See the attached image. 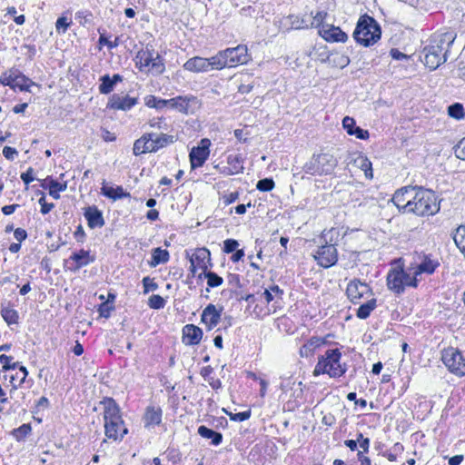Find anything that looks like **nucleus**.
I'll use <instances>...</instances> for the list:
<instances>
[{"instance_id":"nucleus-1","label":"nucleus","mask_w":465,"mask_h":465,"mask_svg":"<svg viewBox=\"0 0 465 465\" xmlns=\"http://www.w3.org/2000/svg\"><path fill=\"white\" fill-rule=\"evenodd\" d=\"M457 35L453 30L434 34L430 44L423 48V62L430 70L437 69L447 60L450 46L453 44Z\"/></svg>"},{"instance_id":"nucleus-2","label":"nucleus","mask_w":465,"mask_h":465,"mask_svg":"<svg viewBox=\"0 0 465 465\" xmlns=\"http://www.w3.org/2000/svg\"><path fill=\"white\" fill-rule=\"evenodd\" d=\"M440 211V203L431 190L417 187L409 205V213L418 216L434 215Z\"/></svg>"},{"instance_id":"nucleus-3","label":"nucleus","mask_w":465,"mask_h":465,"mask_svg":"<svg viewBox=\"0 0 465 465\" xmlns=\"http://www.w3.org/2000/svg\"><path fill=\"white\" fill-rule=\"evenodd\" d=\"M341 352L339 349H329L318 358L313 375L328 374L331 378L342 376L347 371L346 363H341Z\"/></svg>"},{"instance_id":"nucleus-4","label":"nucleus","mask_w":465,"mask_h":465,"mask_svg":"<svg viewBox=\"0 0 465 465\" xmlns=\"http://www.w3.org/2000/svg\"><path fill=\"white\" fill-rule=\"evenodd\" d=\"M381 31L377 21L368 15H361L353 32L355 41L364 46L374 45L381 38Z\"/></svg>"},{"instance_id":"nucleus-5","label":"nucleus","mask_w":465,"mask_h":465,"mask_svg":"<svg viewBox=\"0 0 465 465\" xmlns=\"http://www.w3.org/2000/svg\"><path fill=\"white\" fill-rule=\"evenodd\" d=\"M338 164V160L331 153H321L313 154L305 163L304 171L311 175L331 174Z\"/></svg>"},{"instance_id":"nucleus-6","label":"nucleus","mask_w":465,"mask_h":465,"mask_svg":"<svg viewBox=\"0 0 465 465\" xmlns=\"http://www.w3.org/2000/svg\"><path fill=\"white\" fill-rule=\"evenodd\" d=\"M136 65L141 71L146 70L155 74H161L165 66L162 57L149 49L141 50L137 53L135 57Z\"/></svg>"},{"instance_id":"nucleus-7","label":"nucleus","mask_w":465,"mask_h":465,"mask_svg":"<svg viewBox=\"0 0 465 465\" xmlns=\"http://www.w3.org/2000/svg\"><path fill=\"white\" fill-rule=\"evenodd\" d=\"M418 279L413 273H408L402 269H393L387 276V285L390 290L396 293H401L406 286L416 287Z\"/></svg>"},{"instance_id":"nucleus-8","label":"nucleus","mask_w":465,"mask_h":465,"mask_svg":"<svg viewBox=\"0 0 465 465\" xmlns=\"http://www.w3.org/2000/svg\"><path fill=\"white\" fill-rule=\"evenodd\" d=\"M441 360L451 373L459 377L465 375V358L458 349L453 347L444 349Z\"/></svg>"},{"instance_id":"nucleus-9","label":"nucleus","mask_w":465,"mask_h":465,"mask_svg":"<svg viewBox=\"0 0 465 465\" xmlns=\"http://www.w3.org/2000/svg\"><path fill=\"white\" fill-rule=\"evenodd\" d=\"M211 141L203 138L200 141L199 144L190 152V163L192 169H195L203 165L210 154Z\"/></svg>"},{"instance_id":"nucleus-10","label":"nucleus","mask_w":465,"mask_h":465,"mask_svg":"<svg viewBox=\"0 0 465 465\" xmlns=\"http://www.w3.org/2000/svg\"><path fill=\"white\" fill-rule=\"evenodd\" d=\"M314 259L318 264L323 268H329L334 265L338 261V252L333 244L322 243L314 254Z\"/></svg>"},{"instance_id":"nucleus-11","label":"nucleus","mask_w":465,"mask_h":465,"mask_svg":"<svg viewBox=\"0 0 465 465\" xmlns=\"http://www.w3.org/2000/svg\"><path fill=\"white\" fill-rule=\"evenodd\" d=\"M346 292L348 298L353 303H359L361 299L364 297L369 298L372 295L371 287L367 283L357 279H354L348 283Z\"/></svg>"},{"instance_id":"nucleus-12","label":"nucleus","mask_w":465,"mask_h":465,"mask_svg":"<svg viewBox=\"0 0 465 465\" xmlns=\"http://www.w3.org/2000/svg\"><path fill=\"white\" fill-rule=\"evenodd\" d=\"M94 260L95 257L91 254L90 251L81 249L80 251L74 252L68 260H66V263L68 264V269L71 272H76L81 268L94 262Z\"/></svg>"},{"instance_id":"nucleus-13","label":"nucleus","mask_w":465,"mask_h":465,"mask_svg":"<svg viewBox=\"0 0 465 465\" xmlns=\"http://www.w3.org/2000/svg\"><path fill=\"white\" fill-rule=\"evenodd\" d=\"M223 52L228 63L227 67H234L238 64H243L249 60L247 47L242 45H239L233 48H227L223 50Z\"/></svg>"},{"instance_id":"nucleus-14","label":"nucleus","mask_w":465,"mask_h":465,"mask_svg":"<svg viewBox=\"0 0 465 465\" xmlns=\"http://www.w3.org/2000/svg\"><path fill=\"white\" fill-rule=\"evenodd\" d=\"M416 186L402 187L395 192L391 201L402 213H409V205L412 203V196Z\"/></svg>"},{"instance_id":"nucleus-15","label":"nucleus","mask_w":465,"mask_h":465,"mask_svg":"<svg viewBox=\"0 0 465 465\" xmlns=\"http://www.w3.org/2000/svg\"><path fill=\"white\" fill-rule=\"evenodd\" d=\"M191 272L195 273L197 269H201L205 272L211 266V253L206 248H200L195 251L190 259Z\"/></svg>"},{"instance_id":"nucleus-16","label":"nucleus","mask_w":465,"mask_h":465,"mask_svg":"<svg viewBox=\"0 0 465 465\" xmlns=\"http://www.w3.org/2000/svg\"><path fill=\"white\" fill-rule=\"evenodd\" d=\"M104 431L106 437L117 440H122L127 434L128 430L125 428L123 419L120 418L104 422Z\"/></svg>"},{"instance_id":"nucleus-17","label":"nucleus","mask_w":465,"mask_h":465,"mask_svg":"<svg viewBox=\"0 0 465 465\" xmlns=\"http://www.w3.org/2000/svg\"><path fill=\"white\" fill-rule=\"evenodd\" d=\"M137 104V99L129 95L113 94L108 102L107 107L114 110H130Z\"/></svg>"},{"instance_id":"nucleus-18","label":"nucleus","mask_w":465,"mask_h":465,"mask_svg":"<svg viewBox=\"0 0 465 465\" xmlns=\"http://www.w3.org/2000/svg\"><path fill=\"white\" fill-rule=\"evenodd\" d=\"M349 164L364 172L367 179L373 178L372 166L368 157L361 153H353L351 154Z\"/></svg>"},{"instance_id":"nucleus-19","label":"nucleus","mask_w":465,"mask_h":465,"mask_svg":"<svg viewBox=\"0 0 465 465\" xmlns=\"http://www.w3.org/2000/svg\"><path fill=\"white\" fill-rule=\"evenodd\" d=\"M221 310H217L213 304H208L202 312V322L205 324L207 329L211 331L218 325L221 320Z\"/></svg>"},{"instance_id":"nucleus-20","label":"nucleus","mask_w":465,"mask_h":465,"mask_svg":"<svg viewBox=\"0 0 465 465\" xmlns=\"http://www.w3.org/2000/svg\"><path fill=\"white\" fill-rule=\"evenodd\" d=\"M320 35L329 42H341L344 43L348 39V35L340 27L333 25H322L320 28Z\"/></svg>"},{"instance_id":"nucleus-21","label":"nucleus","mask_w":465,"mask_h":465,"mask_svg":"<svg viewBox=\"0 0 465 465\" xmlns=\"http://www.w3.org/2000/svg\"><path fill=\"white\" fill-rule=\"evenodd\" d=\"M84 215L91 229L101 228L104 225L103 213L96 206H89L85 208Z\"/></svg>"},{"instance_id":"nucleus-22","label":"nucleus","mask_w":465,"mask_h":465,"mask_svg":"<svg viewBox=\"0 0 465 465\" xmlns=\"http://www.w3.org/2000/svg\"><path fill=\"white\" fill-rule=\"evenodd\" d=\"M203 337V331L193 324H187L183 329V341L186 345L198 344Z\"/></svg>"},{"instance_id":"nucleus-23","label":"nucleus","mask_w":465,"mask_h":465,"mask_svg":"<svg viewBox=\"0 0 465 465\" xmlns=\"http://www.w3.org/2000/svg\"><path fill=\"white\" fill-rule=\"evenodd\" d=\"M101 404L104 407V422L122 418L119 406L114 399L105 398L101 401Z\"/></svg>"},{"instance_id":"nucleus-24","label":"nucleus","mask_w":465,"mask_h":465,"mask_svg":"<svg viewBox=\"0 0 465 465\" xmlns=\"http://www.w3.org/2000/svg\"><path fill=\"white\" fill-rule=\"evenodd\" d=\"M242 157L241 154H229L227 156L228 166L223 167L221 173L225 175L238 174L243 172Z\"/></svg>"},{"instance_id":"nucleus-25","label":"nucleus","mask_w":465,"mask_h":465,"mask_svg":"<svg viewBox=\"0 0 465 465\" xmlns=\"http://www.w3.org/2000/svg\"><path fill=\"white\" fill-rule=\"evenodd\" d=\"M148 134L150 135V139H148V144L150 146L151 153H155L159 149L163 148L166 145L173 143L175 142V137L173 135L162 134L161 135L153 138V134Z\"/></svg>"},{"instance_id":"nucleus-26","label":"nucleus","mask_w":465,"mask_h":465,"mask_svg":"<svg viewBox=\"0 0 465 465\" xmlns=\"http://www.w3.org/2000/svg\"><path fill=\"white\" fill-rule=\"evenodd\" d=\"M208 64L207 58L194 56L184 63L183 68L193 73H204L209 71Z\"/></svg>"},{"instance_id":"nucleus-27","label":"nucleus","mask_w":465,"mask_h":465,"mask_svg":"<svg viewBox=\"0 0 465 465\" xmlns=\"http://www.w3.org/2000/svg\"><path fill=\"white\" fill-rule=\"evenodd\" d=\"M101 193L105 197L112 199L114 201L117 199H123L130 197V193L124 191L122 186H109L104 181L103 183V186L101 188Z\"/></svg>"},{"instance_id":"nucleus-28","label":"nucleus","mask_w":465,"mask_h":465,"mask_svg":"<svg viewBox=\"0 0 465 465\" xmlns=\"http://www.w3.org/2000/svg\"><path fill=\"white\" fill-rule=\"evenodd\" d=\"M12 361H13V357H11V356H7L5 354L0 355V362L3 364L4 369L15 370V369L18 368L19 372L21 373V377H20V381H19V385H21L25 381L26 376L28 375V371H27L26 368L20 365L19 362L12 363Z\"/></svg>"},{"instance_id":"nucleus-29","label":"nucleus","mask_w":465,"mask_h":465,"mask_svg":"<svg viewBox=\"0 0 465 465\" xmlns=\"http://www.w3.org/2000/svg\"><path fill=\"white\" fill-rule=\"evenodd\" d=\"M439 265L440 263L437 260H433L429 256H424L423 260L417 266L414 274L416 277L421 273L432 274Z\"/></svg>"},{"instance_id":"nucleus-30","label":"nucleus","mask_w":465,"mask_h":465,"mask_svg":"<svg viewBox=\"0 0 465 465\" xmlns=\"http://www.w3.org/2000/svg\"><path fill=\"white\" fill-rule=\"evenodd\" d=\"M42 187L45 189H48L49 194L53 198L59 199L60 198L59 193L65 191L67 188V185H66V183H60L59 182H57L55 180L47 178L42 183Z\"/></svg>"},{"instance_id":"nucleus-31","label":"nucleus","mask_w":465,"mask_h":465,"mask_svg":"<svg viewBox=\"0 0 465 465\" xmlns=\"http://www.w3.org/2000/svg\"><path fill=\"white\" fill-rule=\"evenodd\" d=\"M192 99H193V97H192ZM190 100L191 98L188 97L176 96L166 100L167 107L175 109L180 113L188 114Z\"/></svg>"},{"instance_id":"nucleus-32","label":"nucleus","mask_w":465,"mask_h":465,"mask_svg":"<svg viewBox=\"0 0 465 465\" xmlns=\"http://www.w3.org/2000/svg\"><path fill=\"white\" fill-rule=\"evenodd\" d=\"M162 414L163 411L160 407H148L144 415L145 425H159L162 421Z\"/></svg>"},{"instance_id":"nucleus-33","label":"nucleus","mask_w":465,"mask_h":465,"mask_svg":"<svg viewBox=\"0 0 465 465\" xmlns=\"http://www.w3.org/2000/svg\"><path fill=\"white\" fill-rule=\"evenodd\" d=\"M34 84L35 83L32 80L15 70L12 89L15 90L18 88L20 91L30 92V86Z\"/></svg>"},{"instance_id":"nucleus-34","label":"nucleus","mask_w":465,"mask_h":465,"mask_svg":"<svg viewBox=\"0 0 465 465\" xmlns=\"http://www.w3.org/2000/svg\"><path fill=\"white\" fill-rule=\"evenodd\" d=\"M170 259V254L167 250L160 247L154 248L152 251V260L149 262L151 267H156L161 263H166Z\"/></svg>"},{"instance_id":"nucleus-35","label":"nucleus","mask_w":465,"mask_h":465,"mask_svg":"<svg viewBox=\"0 0 465 465\" xmlns=\"http://www.w3.org/2000/svg\"><path fill=\"white\" fill-rule=\"evenodd\" d=\"M323 340L319 337H312L300 349V355L302 357H309L312 355L315 349L323 343Z\"/></svg>"},{"instance_id":"nucleus-36","label":"nucleus","mask_w":465,"mask_h":465,"mask_svg":"<svg viewBox=\"0 0 465 465\" xmlns=\"http://www.w3.org/2000/svg\"><path fill=\"white\" fill-rule=\"evenodd\" d=\"M198 434L204 439L211 440L212 444L215 446L219 445L223 440L222 433L214 431L203 425L198 428Z\"/></svg>"},{"instance_id":"nucleus-37","label":"nucleus","mask_w":465,"mask_h":465,"mask_svg":"<svg viewBox=\"0 0 465 465\" xmlns=\"http://www.w3.org/2000/svg\"><path fill=\"white\" fill-rule=\"evenodd\" d=\"M208 70H221L224 67H227L228 63L226 58L224 57L223 52L220 51L215 55L207 58Z\"/></svg>"},{"instance_id":"nucleus-38","label":"nucleus","mask_w":465,"mask_h":465,"mask_svg":"<svg viewBox=\"0 0 465 465\" xmlns=\"http://www.w3.org/2000/svg\"><path fill=\"white\" fill-rule=\"evenodd\" d=\"M283 295V291L279 288L278 285H272L268 289H265L263 292L261 294V298L264 299L266 303H270L274 299L282 300Z\"/></svg>"},{"instance_id":"nucleus-39","label":"nucleus","mask_w":465,"mask_h":465,"mask_svg":"<svg viewBox=\"0 0 465 465\" xmlns=\"http://www.w3.org/2000/svg\"><path fill=\"white\" fill-rule=\"evenodd\" d=\"M0 314L7 325L17 324L19 320L18 312L8 306H1Z\"/></svg>"},{"instance_id":"nucleus-40","label":"nucleus","mask_w":465,"mask_h":465,"mask_svg":"<svg viewBox=\"0 0 465 465\" xmlns=\"http://www.w3.org/2000/svg\"><path fill=\"white\" fill-rule=\"evenodd\" d=\"M149 134H143L141 138L137 139L133 147L134 155H140L142 153H151L150 146L148 144Z\"/></svg>"},{"instance_id":"nucleus-41","label":"nucleus","mask_w":465,"mask_h":465,"mask_svg":"<svg viewBox=\"0 0 465 465\" xmlns=\"http://www.w3.org/2000/svg\"><path fill=\"white\" fill-rule=\"evenodd\" d=\"M377 301L375 298L368 300L365 303L361 304L356 312V315L360 319H367L371 312L376 308Z\"/></svg>"},{"instance_id":"nucleus-42","label":"nucleus","mask_w":465,"mask_h":465,"mask_svg":"<svg viewBox=\"0 0 465 465\" xmlns=\"http://www.w3.org/2000/svg\"><path fill=\"white\" fill-rule=\"evenodd\" d=\"M321 240L324 244H333L336 247L339 240H340V232L336 228H331L330 230H325L322 232Z\"/></svg>"},{"instance_id":"nucleus-43","label":"nucleus","mask_w":465,"mask_h":465,"mask_svg":"<svg viewBox=\"0 0 465 465\" xmlns=\"http://www.w3.org/2000/svg\"><path fill=\"white\" fill-rule=\"evenodd\" d=\"M453 240L456 246L465 257V226H460L457 228L453 235Z\"/></svg>"},{"instance_id":"nucleus-44","label":"nucleus","mask_w":465,"mask_h":465,"mask_svg":"<svg viewBox=\"0 0 465 465\" xmlns=\"http://www.w3.org/2000/svg\"><path fill=\"white\" fill-rule=\"evenodd\" d=\"M144 104L146 106L150 108H155L158 110L163 109L167 107V103L165 99L158 98L154 95H147L144 98Z\"/></svg>"},{"instance_id":"nucleus-45","label":"nucleus","mask_w":465,"mask_h":465,"mask_svg":"<svg viewBox=\"0 0 465 465\" xmlns=\"http://www.w3.org/2000/svg\"><path fill=\"white\" fill-rule=\"evenodd\" d=\"M448 114L450 117L460 120L464 118V108L460 103H455L448 107Z\"/></svg>"},{"instance_id":"nucleus-46","label":"nucleus","mask_w":465,"mask_h":465,"mask_svg":"<svg viewBox=\"0 0 465 465\" xmlns=\"http://www.w3.org/2000/svg\"><path fill=\"white\" fill-rule=\"evenodd\" d=\"M204 277L207 279V284L211 288L218 287L223 284V280L221 276L213 272L206 271L203 272Z\"/></svg>"},{"instance_id":"nucleus-47","label":"nucleus","mask_w":465,"mask_h":465,"mask_svg":"<svg viewBox=\"0 0 465 465\" xmlns=\"http://www.w3.org/2000/svg\"><path fill=\"white\" fill-rule=\"evenodd\" d=\"M32 428L28 423H25L13 430V435L17 440H23L31 433Z\"/></svg>"},{"instance_id":"nucleus-48","label":"nucleus","mask_w":465,"mask_h":465,"mask_svg":"<svg viewBox=\"0 0 465 465\" xmlns=\"http://www.w3.org/2000/svg\"><path fill=\"white\" fill-rule=\"evenodd\" d=\"M101 82L99 85V92L101 94H107L113 91L114 84L108 74L102 76Z\"/></svg>"},{"instance_id":"nucleus-49","label":"nucleus","mask_w":465,"mask_h":465,"mask_svg":"<svg viewBox=\"0 0 465 465\" xmlns=\"http://www.w3.org/2000/svg\"><path fill=\"white\" fill-rule=\"evenodd\" d=\"M166 304V301L158 294H153L148 300V305L152 309L160 310Z\"/></svg>"},{"instance_id":"nucleus-50","label":"nucleus","mask_w":465,"mask_h":465,"mask_svg":"<svg viewBox=\"0 0 465 465\" xmlns=\"http://www.w3.org/2000/svg\"><path fill=\"white\" fill-rule=\"evenodd\" d=\"M72 21L66 16L59 17L55 22V30L58 34H64L70 27Z\"/></svg>"},{"instance_id":"nucleus-51","label":"nucleus","mask_w":465,"mask_h":465,"mask_svg":"<svg viewBox=\"0 0 465 465\" xmlns=\"http://www.w3.org/2000/svg\"><path fill=\"white\" fill-rule=\"evenodd\" d=\"M274 182L272 178H264L258 181L256 188L261 192H270L274 188Z\"/></svg>"},{"instance_id":"nucleus-52","label":"nucleus","mask_w":465,"mask_h":465,"mask_svg":"<svg viewBox=\"0 0 465 465\" xmlns=\"http://www.w3.org/2000/svg\"><path fill=\"white\" fill-rule=\"evenodd\" d=\"M15 73V70H11L8 73H4L0 76V84H2L4 86H9L12 89L13 84H14Z\"/></svg>"},{"instance_id":"nucleus-53","label":"nucleus","mask_w":465,"mask_h":465,"mask_svg":"<svg viewBox=\"0 0 465 465\" xmlns=\"http://www.w3.org/2000/svg\"><path fill=\"white\" fill-rule=\"evenodd\" d=\"M143 285L144 293L158 289V284L153 281V279L150 278L149 276H146L143 279Z\"/></svg>"},{"instance_id":"nucleus-54","label":"nucleus","mask_w":465,"mask_h":465,"mask_svg":"<svg viewBox=\"0 0 465 465\" xmlns=\"http://www.w3.org/2000/svg\"><path fill=\"white\" fill-rule=\"evenodd\" d=\"M327 17V13L325 11H319L315 14L313 16V21L312 23V25L314 27H321L322 28L324 20Z\"/></svg>"},{"instance_id":"nucleus-55","label":"nucleus","mask_w":465,"mask_h":465,"mask_svg":"<svg viewBox=\"0 0 465 465\" xmlns=\"http://www.w3.org/2000/svg\"><path fill=\"white\" fill-rule=\"evenodd\" d=\"M238 246V241L234 239H227L223 242V252L226 253H232L237 250Z\"/></svg>"},{"instance_id":"nucleus-56","label":"nucleus","mask_w":465,"mask_h":465,"mask_svg":"<svg viewBox=\"0 0 465 465\" xmlns=\"http://www.w3.org/2000/svg\"><path fill=\"white\" fill-rule=\"evenodd\" d=\"M342 126L350 135H352V131L356 127V123L353 118L346 116L342 120Z\"/></svg>"},{"instance_id":"nucleus-57","label":"nucleus","mask_w":465,"mask_h":465,"mask_svg":"<svg viewBox=\"0 0 465 465\" xmlns=\"http://www.w3.org/2000/svg\"><path fill=\"white\" fill-rule=\"evenodd\" d=\"M455 155L465 161V137L462 138L455 146Z\"/></svg>"},{"instance_id":"nucleus-58","label":"nucleus","mask_w":465,"mask_h":465,"mask_svg":"<svg viewBox=\"0 0 465 465\" xmlns=\"http://www.w3.org/2000/svg\"><path fill=\"white\" fill-rule=\"evenodd\" d=\"M75 18L79 20L80 24L90 23L92 19V14L87 11L77 12Z\"/></svg>"},{"instance_id":"nucleus-59","label":"nucleus","mask_w":465,"mask_h":465,"mask_svg":"<svg viewBox=\"0 0 465 465\" xmlns=\"http://www.w3.org/2000/svg\"><path fill=\"white\" fill-rule=\"evenodd\" d=\"M38 202H39V204L41 205V213L43 214H47L54 207V203H47L45 202V196H42Z\"/></svg>"},{"instance_id":"nucleus-60","label":"nucleus","mask_w":465,"mask_h":465,"mask_svg":"<svg viewBox=\"0 0 465 465\" xmlns=\"http://www.w3.org/2000/svg\"><path fill=\"white\" fill-rule=\"evenodd\" d=\"M251 417V411H242L235 413L233 415H231L230 418L232 420L235 421H244L248 420Z\"/></svg>"},{"instance_id":"nucleus-61","label":"nucleus","mask_w":465,"mask_h":465,"mask_svg":"<svg viewBox=\"0 0 465 465\" xmlns=\"http://www.w3.org/2000/svg\"><path fill=\"white\" fill-rule=\"evenodd\" d=\"M99 43L101 45H106L108 48L113 49L118 45V37L114 39V41L108 40L107 37L101 35L99 38Z\"/></svg>"},{"instance_id":"nucleus-62","label":"nucleus","mask_w":465,"mask_h":465,"mask_svg":"<svg viewBox=\"0 0 465 465\" xmlns=\"http://www.w3.org/2000/svg\"><path fill=\"white\" fill-rule=\"evenodd\" d=\"M18 154V152L10 146H5L3 149V155L8 160H14L15 156Z\"/></svg>"},{"instance_id":"nucleus-63","label":"nucleus","mask_w":465,"mask_h":465,"mask_svg":"<svg viewBox=\"0 0 465 465\" xmlns=\"http://www.w3.org/2000/svg\"><path fill=\"white\" fill-rule=\"evenodd\" d=\"M239 198V193L238 192H232L229 194H225L223 197V203L225 205H229L232 203H234Z\"/></svg>"},{"instance_id":"nucleus-64","label":"nucleus","mask_w":465,"mask_h":465,"mask_svg":"<svg viewBox=\"0 0 465 465\" xmlns=\"http://www.w3.org/2000/svg\"><path fill=\"white\" fill-rule=\"evenodd\" d=\"M14 236L18 242H22L27 238V232L22 228H17L14 231Z\"/></svg>"}]
</instances>
